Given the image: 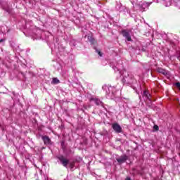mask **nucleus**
Returning <instances> with one entry per match:
<instances>
[{
    "label": "nucleus",
    "instance_id": "obj_5",
    "mask_svg": "<svg viewBox=\"0 0 180 180\" xmlns=\"http://www.w3.org/2000/svg\"><path fill=\"white\" fill-rule=\"evenodd\" d=\"M42 140L46 146L51 144V139L47 136H42Z\"/></svg>",
    "mask_w": 180,
    "mask_h": 180
},
{
    "label": "nucleus",
    "instance_id": "obj_11",
    "mask_svg": "<svg viewBox=\"0 0 180 180\" xmlns=\"http://www.w3.org/2000/svg\"><path fill=\"white\" fill-rule=\"evenodd\" d=\"M176 54H177V58H178V60H179V61H180V51H176Z\"/></svg>",
    "mask_w": 180,
    "mask_h": 180
},
{
    "label": "nucleus",
    "instance_id": "obj_4",
    "mask_svg": "<svg viewBox=\"0 0 180 180\" xmlns=\"http://www.w3.org/2000/svg\"><path fill=\"white\" fill-rule=\"evenodd\" d=\"M89 101L90 102L93 101L96 103V105H97V106H102L103 108V106H105V104L103 103V102H102L99 98H91Z\"/></svg>",
    "mask_w": 180,
    "mask_h": 180
},
{
    "label": "nucleus",
    "instance_id": "obj_8",
    "mask_svg": "<svg viewBox=\"0 0 180 180\" xmlns=\"http://www.w3.org/2000/svg\"><path fill=\"white\" fill-rule=\"evenodd\" d=\"M52 82L53 84H60V80L57 77L53 78Z\"/></svg>",
    "mask_w": 180,
    "mask_h": 180
},
{
    "label": "nucleus",
    "instance_id": "obj_6",
    "mask_svg": "<svg viewBox=\"0 0 180 180\" xmlns=\"http://www.w3.org/2000/svg\"><path fill=\"white\" fill-rule=\"evenodd\" d=\"M117 162L119 164H123V162H126L127 161V155H124L121 156L120 158L117 159Z\"/></svg>",
    "mask_w": 180,
    "mask_h": 180
},
{
    "label": "nucleus",
    "instance_id": "obj_1",
    "mask_svg": "<svg viewBox=\"0 0 180 180\" xmlns=\"http://www.w3.org/2000/svg\"><path fill=\"white\" fill-rule=\"evenodd\" d=\"M58 160L60 161L61 164L65 167V168H68V165L70 168V169H72L74 167H75V162H70V160L63 155H60L58 158Z\"/></svg>",
    "mask_w": 180,
    "mask_h": 180
},
{
    "label": "nucleus",
    "instance_id": "obj_12",
    "mask_svg": "<svg viewBox=\"0 0 180 180\" xmlns=\"http://www.w3.org/2000/svg\"><path fill=\"white\" fill-rule=\"evenodd\" d=\"M153 129H154V130H155L156 131H158V130H159L160 128L158 127V125H154Z\"/></svg>",
    "mask_w": 180,
    "mask_h": 180
},
{
    "label": "nucleus",
    "instance_id": "obj_7",
    "mask_svg": "<svg viewBox=\"0 0 180 180\" xmlns=\"http://www.w3.org/2000/svg\"><path fill=\"white\" fill-rule=\"evenodd\" d=\"M157 71L158 72H159V74H162L163 75H167L168 74V71L161 68H158Z\"/></svg>",
    "mask_w": 180,
    "mask_h": 180
},
{
    "label": "nucleus",
    "instance_id": "obj_16",
    "mask_svg": "<svg viewBox=\"0 0 180 180\" xmlns=\"http://www.w3.org/2000/svg\"><path fill=\"white\" fill-rule=\"evenodd\" d=\"M125 180H131L130 177H127Z\"/></svg>",
    "mask_w": 180,
    "mask_h": 180
},
{
    "label": "nucleus",
    "instance_id": "obj_14",
    "mask_svg": "<svg viewBox=\"0 0 180 180\" xmlns=\"http://www.w3.org/2000/svg\"><path fill=\"white\" fill-rule=\"evenodd\" d=\"M97 53H98V56H100V57H102V52L97 51Z\"/></svg>",
    "mask_w": 180,
    "mask_h": 180
},
{
    "label": "nucleus",
    "instance_id": "obj_15",
    "mask_svg": "<svg viewBox=\"0 0 180 180\" xmlns=\"http://www.w3.org/2000/svg\"><path fill=\"white\" fill-rule=\"evenodd\" d=\"M5 39H0V43H2V42H4V41H5Z\"/></svg>",
    "mask_w": 180,
    "mask_h": 180
},
{
    "label": "nucleus",
    "instance_id": "obj_17",
    "mask_svg": "<svg viewBox=\"0 0 180 180\" xmlns=\"http://www.w3.org/2000/svg\"><path fill=\"white\" fill-rule=\"evenodd\" d=\"M176 101H177V102H178V101H179V100L178 98H176Z\"/></svg>",
    "mask_w": 180,
    "mask_h": 180
},
{
    "label": "nucleus",
    "instance_id": "obj_3",
    "mask_svg": "<svg viewBox=\"0 0 180 180\" xmlns=\"http://www.w3.org/2000/svg\"><path fill=\"white\" fill-rule=\"evenodd\" d=\"M112 128L113 129L115 133H122L123 130L122 129V127L117 123H113L112 124Z\"/></svg>",
    "mask_w": 180,
    "mask_h": 180
},
{
    "label": "nucleus",
    "instance_id": "obj_10",
    "mask_svg": "<svg viewBox=\"0 0 180 180\" xmlns=\"http://www.w3.org/2000/svg\"><path fill=\"white\" fill-rule=\"evenodd\" d=\"M88 39L89 40V41H91V43H94V40H95L94 38H92V37H88Z\"/></svg>",
    "mask_w": 180,
    "mask_h": 180
},
{
    "label": "nucleus",
    "instance_id": "obj_2",
    "mask_svg": "<svg viewBox=\"0 0 180 180\" xmlns=\"http://www.w3.org/2000/svg\"><path fill=\"white\" fill-rule=\"evenodd\" d=\"M122 34L125 37L127 41H131V37L130 36V32L127 30H123L122 31Z\"/></svg>",
    "mask_w": 180,
    "mask_h": 180
},
{
    "label": "nucleus",
    "instance_id": "obj_13",
    "mask_svg": "<svg viewBox=\"0 0 180 180\" xmlns=\"http://www.w3.org/2000/svg\"><path fill=\"white\" fill-rule=\"evenodd\" d=\"M175 85H176V88H178L179 89V91H180V83L179 82H176L175 84Z\"/></svg>",
    "mask_w": 180,
    "mask_h": 180
},
{
    "label": "nucleus",
    "instance_id": "obj_9",
    "mask_svg": "<svg viewBox=\"0 0 180 180\" xmlns=\"http://www.w3.org/2000/svg\"><path fill=\"white\" fill-rule=\"evenodd\" d=\"M143 96H146V98L150 99V94H148V91H144Z\"/></svg>",
    "mask_w": 180,
    "mask_h": 180
}]
</instances>
